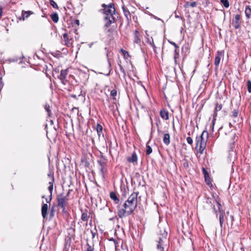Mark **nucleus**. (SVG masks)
Segmentation results:
<instances>
[{
	"instance_id": "49",
	"label": "nucleus",
	"mask_w": 251,
	"mask_h": 251,
	"mask_svg": "<svg viewBox=\"0 0 251 251\" xmlns=\"http://www.w3.org/2000/svg\"><path fill=\"white\" fill-rule=\"evenodd\" d=\"M42 198H45V196H42Z\"/></svg>"
},
{
	"instance_id": "20",
	"label": "nucleus",
	"mask_w": 251,
	"mask_h": 251,
	"mask_svg": "<svg viewBox=\"0 0 251 251\" xmlns=\"http://www.w3.org/2000/svg\"><path fill=\"white\" fill-rule=\"evenodd\" d=\"M245 14L248 18H249L251 16V8L248 5L246 6Z\"/></svg>"
},
{
	"instance_id": "18",
	"label": "nucleus",
	"mask_w": 251,
	"mask_h": 251,
	"mask_svg": "<svg viewBox=\"0 0 251 251\" xmlns=\"http://www.w3.org/2000/svg\"><path fill=\"white\" fill-rule=\"evenodd\" d=\"M33 12L31 11H25L23 10L22 11V19L23 20H25V19H27L30 15L33 14Z\"/></svg>"
},
{
	"instance_id": "30",
	"label": "nucleus",
	"mask_w": 251,
	"mask_h": 251,
	"mask_svg": "<svg viewBox=\"0 0 251 251\" xmlns=\"http://www.w3.org/2000/svg\"><path fill=\"white\" fill-rule=\"evenodd\" d=\"M50 4L54 8L58 9V7L56 3L53 0H50Z\"/></svg>"
},
{
	"instance_id": "2",
	"label": "nucleus",
	"mask_w": 251,
	"mask_h": 251,
	"mask_svg": "<svg viewBox=\"0 0 251 251\" xmlns=\"http://www.w3.org/2000/svg\"><path fill=\"white\" fill-rule=\"evenodd\" d=\"M166 224H160L158 226L157 231V239L156 240V248L159 251H164V246L167 241L168 233L166 231Z\"/></svg>"
},
{
	"instance_id": "24",
	"label": "nucleus",
	"mask_w": 251,
	"mask_h": 251,
	"mask_svg": "<svg viewBox=\"0 0 251 251\" xmlns=\"http://www.w3.org/2000/svg\"><path fill=\"white\" fill-rule=\"evenodd\" d=\"M96 130L97 131L98 134L99 136L100 137V133L102 131V126L100 124H97L96 126Z\"/></svg>"
},
{
	"instance_id": "25",
	"label": "nucleus",
	"mask_w": 251,
	"mask_h": 251,
	"mask_svg": "<svg viewBox=\"0 0 251 251\" xmlns=\"http://www.w3.org/2000/svg\"><path fill=\"white\" fill-rule=\"evenodd\" d=\"M147 42L148 44H149L153 48L154 50L156 48L155 45L153 43V41L152 38H151V39H150L149 38H147Z\"/></svg>"
},
{
	"instance_id": "43",
	"label": "nucleus",
	"mask_w": 251,
	"mask_h": 251,
	"mask_svg": "<svg viewBox=\"0 0 251 251\" xmlns=\"http://www.w3.org/2000/svg\"><path fill=\"white\" fill-rule=\"evenodd\" d=\"M53 213H54V210H53V209H52L50 211V216H51V217H53V215H54Z\"/></svg>"
},
{
	"instance_id": "31",
	"label": "nucleus",
	"mask_w": 251,
	"mask_h": 251,
	"mask_svg": "<svg viewBox=\"0 0 251 251\" xmlns=\"http://www.w3.org/2000/svg\"><path fill=\"white\" fill-rule=\"evenodd\" d=\"M205 178V181L206 182V183H207V185H212V183H211V180H210V178L209 177V176H205L204 177Z\"/></svg>"
},
{
	"instance_id": "42",
	"label": "nucleus",
	"mask_w": 251,
	"mask_h": 251,
	"mask_svg": "<svg viewBox=\"0 0 251 251\" xmlns=\"http://www.w3.org/2000/svg\"><path fill=\"white\" fill-rule=\"evenodd\" d=\"M120 71L122 72H123L124 74H125V70H124L123 67L121 65H120Z\"/></svg>"
},
{
	"instance_id": "10",
	"label": "nucleus",
	"mask_w": 251,
	"mask_h": 251,
	"mask_svg": "<svg viewBox=\"0 0 251 251\" xmlns=\"http://www.w3.org/2000/svg\"><path fill=\"white\" fill-rule=\"evenodd\" d=\"M68 74L67 70H62L60 72L59 78L61 80L62 82L65 84V81H66V76Z\"/></svg>"
},
{
	"instance_id": "33",
	"label": "nucleus",
	"mask_w": 251,
	"mask_h": 251,
	"mask_svg": "<svg viewBox=\"0 0 251 251\" xmlns=\"http://www.w3.org/2000/svg\"><path fill=\"white\" fill-rule=\"evenodd\" d=\"M186 140H187V142L188 143V144H189L190 145H192V144L193 143V141L192 138L191 137H190V136L187 137L186 138Z\"/></svg>"
},
{
	"instance_id": "45",
	"label": "nucleus",
	"mask_w": 251,
	"mask_h": 251,
	"mask_svg": "<svg viewBox=\"0 0 251 251\" xmlns=\"http://www.w3.org/2000/svg\"><path fill=\"white\" fill-rule=\"evenodd\" d=\"M146 32V34L147 36L149 37V34H148V33L147 31H146V32Z\"/></svg>"
},
{
	"instance_id": "41",
	"label": "nucleus",
	"mask_w": 251,
	"mask_h": 251,
	"mask_svg": "<svg viewBox=\"0 0 251 251\" xmlns=\"http://www.w3.org/2000/svg\"><path fill=\"white\" fill-rule=\"evenodd\" d=\"M2 8L0 5V19H1V16H2Z\"/></svg>"
},
{
	"instance_id": "26",
	"label": "nucleus",
	"mask_w": 251,
	"mask_h": 251,
	"mask_svg": "<svg viewBox=\"0 0 251 251\" xmlns=\"http://www.w3.org/2000/svg\"><path fill=\"white\" fill-rule=\"evenodd\" d=\"M220 60L221 56H220L218 54L215 58L214 64L215 65V66H218L219 65Z\"/></svg>"
},
{
	"instance_id": "7",
	"label": "nucleus",
	"mask_w": 251,
	"mask_h": 251,
	"mask_svg": "<svg viewBox=\"0 0 251 251\" xmlns=\"http://www.w3.org/2000/svg\"><path fill=\"white\" fill-rule=\"evenodd\" d=\"M218 206V209L220 212V215H219V221H220V224L221 225V226H222L223 223H224V215L225 214V212L221 208V204L217 201Z\"/></svg>"
},
{
	"instance_id": "17",
	"label": "nucleus",
	"mask_w": 251,
	"mask_h": 251,
	"mask_svg": "<svg viewBox=\"0 0 251 251\" xmlns=\"http://www.w3.org/2000/svg\"><path fill=\"white\" fill-rule=\"evenodd\" d=\"M163 140L164 143L166 145L168 146V145H169V144L170 143V136L169 134H168V133L165 134L163 136Z\"/></svg>"
},
{
	"instance_id": "15",
	"label": "nucleus",
	"mask_w": 251,
	"mask_h": 251,
	"mask_svg": "<svg viewBox=\"0 0 251 251\" xmlns=\"http://www.w3.org/2000/svg\"><path fill=\"white\" fill-rule=\"evenodd\" d=\"M122 9L123 10L124 14L126 16V18L127 19V20H129L131 17L129 11L124 5L122 6Z\"/></svg>"
},
{
	"instance_id": "48",
	"label": "nucleus",
	"mask_w": 251,
	"mask_h": 251,
	"mask_svg": "<svg viewBox=\"0 0 251 251\" xmlns=\"http://www.w3.org/2000/svg\"><path fill=\"white\" fill-rule=\"evenodd\" d=\"M187 134H188V135H189V136H190V132H189L187 133Z\"/></svg>"
},
{
	"instance_id": "39",
	"label": "nucleus",
	"mask_w": 251,
	"mask_h": 251,
	"mask_svg": "<svg viewBox=\"0 0 251 251\" xmlns=\"http://www.w3.org/2000/svg\"><path fill=\"white\" fill-rule=\"evenodd\" d=\"M196 2H191L190 4V6L192 7H194L195 6H196Z\"/></svg>"
},
{
	"instance_id": "13",
	"label": "nucleus",
	"mask_w": 251,
	"mask_h": 251,
	"mask_svg": "<svg viewBox=\"0 0 251 251\" xmlns=\"http://www.w3.org/2000/svg\"><path fill=\"white\" fill-rule=\"evenodd\" d=\"M48 176H50L51 179V181L49 182L50 186L48 187V189L50 192V195H52L53 187L54 177L53 176L51 175H48Z\"/></svg>"
},
{
	"instance_id": "9",
	"label": "nucleus",
	"mask_w": 251,
	"mask_h": 251,
	"mask_svg": "<svg viewBox=\"0 0 251 251\" xmlns=\"http://www.w3.org/2000/svg\"><path fill=\"white\" fill-rule=\"evenodd\" d=\"M240 19V16L239 14H237L235 16V18L232 20V25L235 27V28L237 29L240 27V25L239 23V20Z\"/></svg>"
},
{
	"instance_id": "21",
	"label": "nucleus",
	"mask_w": 251,
	"mask_h": 251,
	"mask_svg": "<svg viewBox=\"0 0 251 251\" xmlns=\"http://www.w3.org/2000/svg\"><path fill=\"white\" fill-rule=\"evenodd\" d=\"M222 108V105L221 104L217 103L216 104V106L214 110V117H216L217 112L220 110H221Z\"/></svg>"
},
{
	"instance_id": "44",
	"label": "nucleus",
	"mask_w": 251,
	"mask_h": 251,
	"mask_svg": "<svg viewBox=\"0 0 251 251\" xmlns=\"http://www.w3.org/2000/svg\"><path fill=\"white\" fill-rule=\"evenodd\" d=\"M93 43H91L89 44V47L90 48H91V47H92V45H93Z\"/></svg>"
},
{
	"instance_id": "27",
	"label": "nucleus",
	"mask_w": 251,
	"mask_h": 251,
	"mask_svg": "<svg viewBox=\"0 0 251 251\" xmlns=\"http://www.w3.org/2000/svg\"><path fill=\"white\" fill-rule=\"evenodd\" d=\"M81 219L82 221L87 222L88 219V215L86 213H83L81 215Z\"/></svg>"
},
{
	"instance_id": "40",
	"label": "nucleus",
	"mask_w": 251,
	"mask_h": 251,
	"mask_svg": "<svg viewBox=\"0 0 251 251\" xmlns=\"http://www.w3.org/2000/svg\"><path fill=\"white\" fill-rule=\"evenodd\" d=\"M51 200V195H50V198L49 199H46V201L47 202L50 203Z\"/></svg>"
},
{
	"instance_id": "12",
	"label": "nucleus",
	"mask_w": 251,
	"mask_h": 251,
	"mask_svg": "<svg viewBox=\"0 0 251 251\" xmlns=\"http://www.w3.org/2000/svg\"><path fill=\"white\" fill-rule=\"evenodd\" d=\"M137 156L135 152H133L130 157L127 158V161L130 163H136L137 161Z\"/></svg>"
},
{
	"instance_id": "5",
	"label": "nucleus",
	"mask_w": 251,
	"mask_h": 251,
	"mask_svg": "<svg viewBox=\"0 0 251 251\" xmlns=\"http://www.w3.org/2000/svg\"><path fill=\"white\" fill-rule=\"evenodd\" d=\"M68 199L67 196H63V195H60L57 197V202L58 205L60 207L63 209V210H65L66 205L68 204Z\"/></svg>"
},
{
	"instance_id": "14",
	"label": "nucleus",
	"mask_w": 251,
	"mask_h": 251,
	"mask_svg": "<svg viewBox=\"0 0 251 251\" xmlns=\"http://www.w3.org/2000/svg\"><path fill=\"white\" fill-rule=\"evenodd\" d=\"M134 42L137 44H140L141 42L140 34L137 30H135L134 32Z\"/></svg>"
},
{
	"instance_id": "29",
	"label": "nucleus",
	"mask_w": 251,
	"mask_h": 251,
	"mask_svg": "<svg viewBox=\"0 0 251 251\" xmlns=\"http://www.w3.org/2000/svg\"><path fill=\"white\" fill-rule=\"evenodd\" d=\"M221 2L223 4L224 6L227 8L229 6V2L228 0H220Z\"/></svg>"
},
{
	"instance_id": "34",
	"label": "nucleus",
	"mask_w": 251,
	"mask_h": 251,
	"mask_svg": "<svg viewBox=\"0 0 251 251\" xmlns=\"http://www.w3.org/2000/svg\"><path fill=\"white\" fill-rule=\"evenodd\" d=\"M247 86L249 92L251 93V81L250 80L248 81Z\"/></svg>"
},
{
	"instance_id": "37",
	"label": "nucleus",
	"mask_w": 251,
	"mask_h": 251,
	"mask_svg": "<svg viewBox=\"0 0 251 251\" xmlns=\"http://www.w3.org/2000/svg\"><path fill=\"white\" fill-rule=\"evenodd\" d=\"M202 172L204 174V177L205 176H209L208 173H207V172L206 171V170H205V168H202Z\"/></svg>"
},
{
	"instance_id": "8",
	"label": "nucleus",
	"mask_w": 251,
	"mask_h": 251,
	"mask_svg": "<svg viewBox=\"0 0 251 251\" xmlns=\"http://www.w3.org/2000/svg\"><path fill=\"white\" fill-rule=\"evenodd\" d=\"M63 37L65 45L68 47H71L73 44L72 39L71 38H69V37L67 33H64Z\"/></svg>"
},
{
	"instance_id": "1",
	"label": "nucleus",
	"mask_w": 251,
	"mask_h": 251,
	"mask_svg": "<svg viewBox=\"0 0 251 251\" xmlns=\"http://www.w3.org/2000/svg\"><path fill=\"white\" fill-rule=\"evenodd\" d=\"M138 195V192L132 193L124 203V208L119 207L118 215L119 218H123L132 213L137 205Z\"/></svg>"
},
{
	"instance_id": "22",
	"label": "nucleus",
	"mask_w": 251,
	"mask_h": 251,
	"mask_svg": "<svg viewBox=\"0 0 251 251\" xmlns=\"http://www.w3.org/2000/svg\"><path fill=\"white\" fill-rule=\"evenodd\" d=\"M51 20L55 23H57L59 20L58 16L57 13H54L50 15Z\"/></svg>"
},
{
	"instance_id": "35",
	"label": "nucleus",
	"mask_w": 251,
	"mask_h": 251,
	"mask_svg": "<svg viewBox=\"0 0 251 251\" xmlns=\"http://www.w3.org/2000/svg\"><path fill=\"white\" fill-rule=\"evenodd\" d=\"M238 115V111L237 110H234L232 112V116L233 117H237Z\"/></svg>"
},
{
	"instance_id": "46",
	"label": "nucleus",
	"mask_w": 251,
	"mask_h": 251,
	"mask_svg": "<svg viewBox=\"0 0 251 251\" xmlns=\"http://www.w3.org/2000/svg\"><path fill=\"white\" fill-rule=\"evenodd\" d=\"M75 22H76V24H78V23H79V21H78V20H76L75 21Z\"/></svg>"
},
{
	"instance_id": "19",
	"label": "nucleus",
	"mask_w": 251,
	"mask_h": 251,
	"mask_svg": "<svg viewBox=\"0 0 251 251\" xmlns=\"http://www.w3.org/2000/svg\"><path fill=\"white\" fill-rule=\"evenodd\" d=\"M110 198L114 201L115 203L117 204L119 202V199L117 197L116 193L114 192H111L110 193Z\"/></svg>"
},
{
	"instance_id": "11",
	"label": "nucleus",
	"mask_w": 251,
	"mask_h": 251,
	"mask_svg": "<svg viewBox=\"0 0 251 251\" xmlns=\"http://www.w3.org/2000/svg\"><path fill=\"white\" fill-rule=\"evenodd\" d=\"M48 205L47 204L44 203L43 204L41 209L42 215L44 219L47 218L48 213Z\"/></svg>"
},
{
	"instance_id": "32",
	"label": "nucleus",
	"mask_w": 251,
	"mask_h": 251,
	"mask_svg": "<svg viewBox=\"0 0 251 251\" xmlns=\"http://www.w3.org/2000/svg\"><path fill=\"white\" fill-rule=\"evenodd\" d=\"M110 95L113 97V99H115V97L117 95V91L113 89L111 91V93H110Z\"/></svg>"
},
{
	"instance_id": "38",
	"label": "nucleus",
	"mask_w": 251,
	"mask_h": 251,
	"mask_svg": "<svg viewBox=\"0 0 251 251\" xmlns=\"http://www.w3.org/2000/svg\"><path fill=\"white\" fill-rule=\"evenodd\" d=\"M45 108L46 110V111L48 112V114H50V106H49V105H46L45 107Z\"/></svg>"
},
{
	"instance_id": "23",
	"label": "nucleus",
	"mask_w": 251,
	"mask_h": 251,
	"mask_svg": "<svg viewBox=\"0 0 251 251\" xmlns=\"http://www.w3.org/2000/svg\"><path fill=\"white\" fill-rule=\"evenodd\" d=\"M152 149L150 146L149 145V142L147 143L146 145V153L147 155H149L152 152Z\"/></svg>"
},
{
	"instance_id": "6",
	"label": "nucleus",
	"mask_w": 251,
	"mask_h": 251,
	"mask_svg": "<svg viewBox=\"0 0 251 251\" xmlns=\"http://www.w3.org/2000/svg\"><path fill=\"white\" fill-rule=\"evenodd\" d=\"M169 43L173 45L175 48V50H174V59L175 64H177L178 63L177 59L179 58V47L173 41H169Z\"/></svg>"
},
{
	"instance_id": "3",
	"label": "nucleus",
	"mask_w": 251,
	"mask_h": 251,
	"mask_svg": "<svg viewBox=\"0 0 251 251\" xmlns=\"http://www.w3.org/2000/svg\"><path fill=\"white\" fill-rule=\"evenodd\" d=\"M102 6L103 7V13L105 15L104 19L106 21L105 26H108L115 22L113 15L115 13V9L114 4L112 3L107 5L103 4Z\"/></svg>"
},
{
	"instance_id": "47",
	"label": "nucleus",
	"mask_w": 251,
	"mask_h": 251,
	"mask_svg": "<svg viewBox=\"0 0 251 251\" xmlns=\"http://www.w3.org/2000/svg\"><path fill=\"white\" fill-rule=\"evenodd\" d=\"M155 18L156 19L158 20H160L159 18H157V17H155Z\"/></svg>"
},
{
	"instance_id": "16",
	"label": "nucleus",
	"mask_w": 251,
	"mask_h": 251,
	"mask_svg": "<svg viewBox=\"0 0 251 251\" xmlns=\"http://www.w3.org/2000/svg\"><path fill=\"white\" fill-rule=\"evenodd\" d=\"M160 116L164 120H167L169 119V113L165 110H161L160 112Z\"/></svg>"
},
{
	"instance_id": "36",
	"label": "nucleus",
	"mask_w": 251,
	"mask_h": 251,
	"mask_svg": "<svg viewBox=\"0 0 251 251\" xmlns=\"http://www.w3.org/2000/svg\"><path fill=\"white\" fill-rule=\"evenodd\" d=\"M86 251H94V248L88 245Z\"/></svg>"
},
{
	"instance_id": "4",
	"label": "nucleus",
	"mask_w": 251,
	"mask_h": 251,
	"mask_svg": "<svg viewBox=\"0 0 251 251\" xmlns=\"http://www.w3.org/2000/svg\"><path fill=\"white\" fill-rule=\"evenodd\" d=\"M208 138V133L205 130H204L200 136L196 137V148L198 149V151L201 154H203V151L206 147Z\"/></svg>"
},
{
	"instance_id": "28",
	"label": "nucleus",
	"mask_w": 251,
	"mask_h": 251,
	"mask_svg": "<svg viewBox=\"0 0 251 251\" xmlns=\"http://www.w3.org/2000/svg\"><path fill=\"white\" fill-rule=\"evenodd\" d=\"M121 52L122 53V54L124 55V57L125 59H127L128 57L129 56V53L127 51L123 49H121Z\"/></svg>"
}]
</instances>
